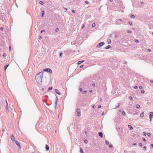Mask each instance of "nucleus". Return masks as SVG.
I'll return each instance as SVG.
<instances>
[{
  "mask_svg": "<svg viewBox=\"0 0 153 153\" xmlns=\"http://www.w3.org/2000/svg\"><path fill=\"white\" fill-rule=\"evenodd\" d=\"M43 73V71H41L38 74L35 76V79L37 82L40 85L42 84V79Z\"/></svg>",
  "mask_w": 153,
  "mask_h": 153,
  "instance_id": "1",
  "label": "nucleus"
},
{
  "mask_svg": "<svg viewBox=\"0 0 153 153\" xmlns=\"http://www.w3.org/2000/svg\"><path fill=\"white\" fill-rule=\"evenodd\" d=\"M105 44L104 42H102L100 43L98 45H97V48H100L103 45Z\"/></svg>",
  "mask_w": 153,
  "mask_h": 153,
  "instance_id": "2",
  "label": "nucleus"
},
{
  "mask_svg": "<svg viewBox=\"0 0 153 153\" xmlns=\"http://www.w3.org/2000/svg\"><path fill=\"white\" fill-rule=\"evenodd\" d=\"M43 71H45L51 73L52 72V70L51 69L48 68L44 69Z\"/></svg>",
  "mask_w": 153,
  "mask_h": 153,
  "instance_id": "3",
  "label": "nucleus"
},
{
  "mask_svg": "<svg viewBox=\"0 0 153 153\" xmlns=\"http://www.w3.org/2000/svg\"><path fill=\"white\" fill-rule=\"evenodd\" d=\"M76 111L77 113V115L78 116H80L81 115L80 109L79 108H78L76 109Z\"/></svg>",
  "mask_w": 153,
  "mask_h": 153,
  "instance_id": "4",
  "label": "nucleus"
},
{
  "mask_svg": "<svg viewBox=\"0 0 153 153\" xmlns=\"http://www.w3.org/2000/svg\"><path fill=\"white\" fill-rule=\"evenodd\" d=\"M153 116V112H150L149 117L150 120V121H152V118Z\"/></svg>",
  "mask_w": 153,
  "mask_h": 153,
  "instance_id": "5",
  "label": "nucleus"
},
{
  "mask_svg": "<svg viewBox=\"0 0 153 153\" xmlns=\"http://www.w3.org/2000/svg\"><path fill=\"white\" fill-rule=\"evenodd\" d=\"M7 105L6 106V113L7 114H8V112H9V111L8 110L9 107H8V103H7Z\"/></svg>",
  "mask_w": 153,
  "mask_h": 153,
  "instance_id": "6",
  "label": "nucleus"
},
{
  "mask_svg": "<svg viewBox=\"0 0 153 153\" xmlns=\"http://www.w3.org/2000/svg\"><path fill=\"white\" fill-rule=\"evenodd\" d=\"M15 142H16V144L18 146H19V149H20V148H21V146H20V144H19V142L18 141H15Z\"/></svg>",
  "mask_w": 153,
  "mask_h": 153,
  "instance_id": "7",
  "label": "nucleus"
},
{
  "mask_svg": "<svg viewBox=\"0 0 153 153\" xmlns=\"http://www.w3.org/2000/svg\"><path fill=\"white\" fill-rule=\"evenodd\" d=\"M99 135L101 138L103 137V134L102 132H99L98 133Z\"/></svg>",
  "mask_w": 153,
  "mask_h": 153,
  "instance_id": "8",
  "label": "nucleus"
},
{
  "mask_svg": "<svg viewBox=\"0 0 153 153\" xmlns=\"http://www.w3.org/2000/svg\"><path fill=\"white\" fill-rule=\"evenodd\" d=\"M55 92L56 93L58 94L59 95H61V93L58 89H56L55 90Z\"/></svg>",
  "mask_w": 153,
  "mask_h": 153,
  "instance_id": "9",
  "label": "nucleus"
},
{
  "mask_svg": "<svg viewBox=\"0 0 153 153\" xmlns=\"http://www.w3.org/2000/svg\"><path fill=\"white\" fill-rule=\"evenodd\" d=\"M11 139L13 141H15V137L13 135H11Z\"/></svg>",
  "mask_w": 153,
  "mask_h": 153,
  "instance_id": "10",
  "label": "nucleus"
},
{
  "mask_svg": "<svg viewBox=\"0 0 153 153\" xmlns=\"http://www.w3.org/2000/svg\"><path fill=\"white\" fill-rule=\"evenodd\" d=\"M45 148L46 151H48L49 150V147L48 146L47 144H46L45 145Z\"/></svg>",
  "mask_w": 153,
  "mask_h": 153,
  "instance_id": "11",
  "label": "nucleus"
},
{
  "mask_svg": "<svg viewBox=\"0 0 153 153\" xmlns=\"http://www.w3.org/2000/svg\"><path fill=\"white\" fill-rule=\"evenodd\" d=\"M84 61V60L79 61L78 62V64L79 65L80 64Z\"/></svg>",
  "mask_w": 153,
  "mask_h": 153,
  "instance_id": "12",
  "label": "nucleus"
},
{
  "mask_svg": "<svg viewBox=\"0 0 153 153\" xmlns=\"http://www.w3.org/2000/svg\"><path fill=\"white\" fill-rule=\"evenodd\" d=\"M107 42L108 44H111V41L110 39H108L107 40Z\"/></svg>",
  "mask_w": 153,
  "mask_h": 153,
  "instance_id": "13",
  "label": "nucleus"
},
{
  "mask_svg": "<svg viewBox=\"0 0 153 153\" xmlns=\"http://www.w3.org/2000/svg\"><path fill=\"white\" fill-rule=\"evenodd\" d=\"M144 112H143L142 113H141L140 114V117L141 118L143 117L144 116Z\"/></svg>",
  "mask_w": 153,
  "mask_h": 153,
  "instance_id": "14",
  "label": "nucleus"
},
{
  "mask_svg": "<svg viewBox=\"0 0 153 153\" xmlns=\"http://www.w3.org/2000/svg\"><path fill=\"white\" fill-rule=\"evenodd\" d=\"M128 128L132 130L133 129V127H132V126L130 125H128Z\"/></svg>",
  "mask_w": 153,
  "mask_h": 153,
  "instance_id": "15",
  "label": "nucleus"
},
{
  "mask_svg": "<svg viewBox=\"0 0 153 153\" xmlns=\"http://www.w3.org/2000/svg\"><path fill=\"white\" fill-rule=\"evenodd\" d=\"M9 65H6L5 66H4V70L5 71L7 68L8 67V66H9Z\"/></svg>",
  "mask_w": 153,
  "mask_h": 153,
  "instance_id": "16",
  "label": "nucleus"
},
{
  "mask_svg": "<svg viewBox=\"0 0 153 153\" xmlns=\"http://www.w3.org/2000/svg\"><path fill=\"white\" fill-rule=\"evenodd\" d=\"M111 47V46L110 45H108L105 48V49H108L110 48Z\"/></svg>",
  "mask_w": 153,
  "mask_h": 153,
  "instance_id": "17",
  "label": "nucleus"
},
{
  "mask_svg": "<svg viewBox=\"0 0 153 153\" xmlns=\"http://www.w3.org/2000/svg\"><path fill=\"white\" fill-rule=\"evenodd\" d=\"M80 152L81 153H84L83 149H82L81 148H80Z\"/></svg>",
  "mask_w": 153,
  "mask_h": 153,
  "instance_id": "18",
  "label": "nucleus"
},
{
  "mask_svg": "<svg viewBox=\"0 0 153 153\" xmlns=\"http://www.w3.org/2000/svg\"><path fill=\"white\" fill-rule=\"evenodd\" d=\"M42 17H43V16L44 14V13H45V11L44 10H42Z\"/></svg>",
  "mask_w": 153,
  "mask_h": 153,
  "instance_id": "19",
  "label": "nucleus"
},
{
  "mask_svg": "<svg viewBox=\"0 0 153 153\" xmlns=\"http://www.w3.org/2000/svg\"><path fill=\"white\" fill-rule=\"evenodd\" d=\"M56 101L55 102V107H56V105H57V100H58V98H57V97H56Z\"/></svg>",
  "mask_w": 153,
  "mask_h": 153,
  "instance_id": "20",
  "label": "nucleus"
},
{
  "mask_svg": "<svg viewBox=\"0 0 153 153\" xmlns=\"http://www.w3.org/2000/svg\"><path fill=\"white\" fill-rule=\"evenodd\" d=\"M39 3L41 5H43L44 4L43 2L41 1H39Z\"/></svg>",
  "mask_w": 153,
  "mask_h": 153,
  "instance_id": "21",
  "label": "nucleus"
},
{
  "mask_svg": "<svg viewBox=\"0 0 153 153\" xmlns=\"http://www.w3.org/2000/svg\"><path fill=\"white\" fill-rule=\"evenodd\" d=\"M96 25L95 23H93L92 24V27H94Z\"/></svg>",
  "mask_w": 153,
  "mask_h": 153,
  "instance_id": "22",
  "label": "nucleus"
},
{
  "mask_svg": "<svg viewBox=\"0 0 153 153\" xmlns=\"http://www.w3.org/2000/svg\"><path fill=\"white\" fill-rule=\"evenodd\" d=\"M120 106V104L119 103H118V105L117 106H116L115 108L116 109V108H119V107Z\"/></svg>",
  "mask_w": 153,
  "mask_h": 153,
  "instance_id": "23",
  "label": "nucleus"
},
{
  "mask_svg": "<svg viewBox=\"0 0 153 153\" xmlns=\"http://www.w3.org/2000/svg\"><path fill=\"white\" fill-rule=\"evenodd\" d=\"M131 18H133V19L135 17V16L134 15H131Z\"/></svg>",
  "mask_w": 153,
  "mask_h": 153,
  "instance_id": "24",
  "label": "nucleus"
},
{
  "mask_svg": "<svg viewBox=\"0 0 153 153\" xmlns=\"http://www.w3.org/2000/svg\"><path fill=\"white\" fill-rule=\"evenodd\" d=\"M53 87H50L48 88V90H51L52 89Z\"/></svg>",
  "mask_w": 153,
  "mask_h": 153,
  "instance_id": "25",
  "label": "nucleus"
},
{
  "mask_svg": "<svg viewBox=\"0 0 153 153\" xmlns=\"http://www.w3.org/2000/svg\"><path fill=\"white\" fill-rule=\"evenodd\" d=\"M140 105H136V107L137 108H140Z\"/></svg>",
  "mask_w": 153,
  "mask_h": 153,
  "instance_id": "26",
  "label": "nucleus"
},
{
  "mask_svg": "<svg viewBox=\"0 0 153 153\" xmlns=\"http://www.w3.org/2000/svg\"><path fill=\"white\" fill-rule=\"evenodd\" d=\"M129 99L130 100H133V97H129Z\"/></svg>",
  "mask_w": 153,
  "mask_h": 153,
  "instance_id": "27",
  "label": "nucleus"
},
{
  "mask_svg": "<svg viewBox=\"0 0 153 153\" xmlns=\"http://www.w3.org/2000/svg\"><path fill=\"white\" fill-rule=\"evenodd\" d=\"M147 135L149 136V137H150L151 136V134L150 133H147Z\"/></svg>",
  "mask_w": 153,
  "mask_h": 153,
  "instance_id": "28",
  "label": "nucleus"
},
{
  "mask_svg": "<svg viewBox=\"0 0 153 153\" xmlns=\"http://www.w3.org/2000/svg\"><path fill=\"white\" fill-rule=\"evenodd\" d=\"M127 32L129 33H132V31L131 30H128Z\"/></svg>",
  "mask_w": 153,
  "mask_h": 153,
  "instance_id": "29",
  "label": "nucleus"
},
{
  "mask_svg": "<svg viewBox=\"0 0 153 153\" xmlns=\"http://www.w3.org/2000/svg\"><path fill=\"white\" fill-rule=\"evenodd\" d=\"M105 143L107 145H109V142L107 140L105 141Z\"/></svg>",
  "mask_w": 153,
  "mask_h": 153,
  "instance_id": "30",
  "label": "nucleus"
},
{
  "mask_svg": "<svg viewBox=\"0 0 153 153\" xmlns=\"http://www.w3.org/2000/svg\"><path fill=\"white\" fill-rule=\"evenodd\" d=\"M122 114L123 115H124L126 114V113L125 112V111H123L122 112Z\"/></svg>",
  "mask_w": 153,
  "mask_h": 153,
  "instance_id": "31",
  "label": "nucleus"
},
{
  "mask_svg": "<svg viewBox=\"0 0 153 153\" xmlns=\"http://www.w3.org/2000/svg\"><path fill=\"white\" fill-rule=\"evenodd\" d=\"M145 93V91L144 90H142L141 91V93L143 94Z\"/></svg>",
  "mask_w": 153,
  "mask_h": 153,
  "instance_id": "32",
  "label": "nucleus"
},
{
  "mask_svg": "<svg viewBox=\"0 0 153 153\" xmlns=\"http://www.w3.org/2000/svg\"><path fill=\"white\" fill-rule=\"evenodd\" d=\"M109 147L111 148H113V146L111 144L109 146Z\"/></svg>",
  "mask_w": 153,
  "mask_h": 153,
  "instance_id": "33",
  "label": "nucleus"
},
{
  "mask_svg": "<svg viewBox=\"0 0 153 153\" xmlns=\"http://www.w3.org/2000/svg\"><path fill=\"white\" fill-rule=\"evenodd\" d=\"M142 139L144 141V142L146 141V140L145 138L143 137Z\"/></svg>",
  "mask_w": 153,
  "mask_h": 153,
  "instance_id": "34",
  "label": "nucleus"
},
{
  "mask_svg": "<svg viewBox=\"0 0 153 153\" xmlns=\"http://www.w3.org/2000/svg\"><path fill=\"white\" fill-rule=\"evenodd\" d=\"M124 64H127V62L125 61H124L123 62Z\"/></svg>",
  "mask_w": 153,
  "mask_h": 153,
  "instance_id": "35",
  "label": "nucleus"
},
{
  "mask_svg": "<svg viewBox=\"0 0 153 153\" xmlns=\"http://www.w3.org/2000/svg\"><path fill=\"white\" fill-rule=\"evenodd\" d=\"M135 41L136 43H138L139 42L138 40L137 39H135Z\"/></svg>",
  "mask_w": 153,
  "mask_h": 153,
  "instance_id": "36",
  "label": "nucleus"
},
{
  "mask_svg": "<svg viewBox=\"0 0 153 153\" xmlns=\"http://www.w3.org/2000/svg\"><path fill=\"white\" fill-rule=\"evenodd\" d=\"M128 23H129V24L130 25H132V22H128Z\"/></svg>",
  "mask_w": 153,
  "mask_h": 153,
  "instance_id": "37",
  "label": "nucleus"
},
{
  "mask_svg": "<svg viewBox=\"0 0 153 153\" xmlns=\"http://www.w3.org/2000/svg\"><path fill=\"white\" fill-rule=\"evenodd\" d=\"M134 88L135 89H137L138 88V87L137 86H134Z\"/></svg>",
  "mask_w": 153,
  "mask_h": 153,
  "instance_id": "38",
  "label": "nucleus"
},
{
  "mask_svg": "<svg viewBox=\"0 0 153 153\" xmlns=\"http://www.w3.org/2000/svg\"><path fill=\"white\" fill-rule=\"evenodd\" d=\"M143 134L144 135L146 136V133L145 132H143Z\"/></svg>",
  "mask_w": 153,
  "mask_h": 153,
  "instance_id": "39",
  "label": "nucleus"
},
{
  "mask_svg": "<svg viewBox=\"0 0 153 153\" xmlns=\"http://www.w3.org/2000/svg\"><path fill=\"white\" fill-rule=\"evenodd\" d=\"M59 30V29L58 28H56V32H58Z\"/></svg>",
  "mask_w": 153,
  "mask_h": 153,
  "instance_id": "40",
  "label": "nucleus"
},
{
  "mask_svg": "<svg viewBox=\"0 0 153 153\" xmlns=\"http://www.w3.org/2000/svg\"><path fill=\"white\" fill-rule=\"evenodd\" d=\"M63 54V53L62 52L61 53H60L59 55L60 56H61Z\"/></svg>",
  "mask_w": 153,
  "mask_h": 153,
  "instance_id": "41",
  "label": "nucleus"
},
{
  "mask_svg": "<svg viewBox=\"0 0 153 153\" xmlns=\"http://www.w3.org/2000/svg\"><path fill=\"white\" fill-rule=\"evenodd\" d=\"M79 90L81 92H82V89L81 88H79Z\"/></svg>",
  "mask_w": 153,
  "mask_h": 153,
  "instance_id": "42",
  "label": "nucleus"
},
{
  "mask_svg": "<svg viewBox=\"0 0 153 153\" xmlns=\"http://www.w3.org/2000/svg\"><path fill=\"white\" fill-rule=\"evenodd\" d=\"M84 142L85 143H87V142H88V140H84Z\"/></svg>",
  "mask_w": 153,
  "mask_h": 153,
  "instance_id": "43",
  "label": "nucleus"
},
{
  "mask_svg": "<svg viewBox=\"0 0 153 153\" xmlns=\"http://www.w3.org/2000/svg\"><path fill=\"white\" fill-rule=\"evenodd\" d=\"M4 28H3L2 27H1V28H0V30H1V31H2L3 30Z\"/></svg>",
  "mask_w": 153,
  "mask_h": 153,
  "instance_id": "44",
  "label": "nucleus"
},
{
  "mask_svg": "<svg viewBox=\"0 0 153 153\" xmlns=\"http://www.w3.org/2000/svg\"><path fill=\"white\" fill-rule=\"evenodd\" d=\"M139 145H140V146H143V145H142V143H139Z\"/></svg>",
  "mask_w": 153,
  "mask_h": 153,
  "instance_id": "45",
  "label": "nucleus"
},
{
  "mask_svg": "<svg viewBox=\"0 0 153 153\" xmlns=\"http://www.w3.org/2000/svg\"><path fill=\"white\" fill-rule=\"evenodd\" d=\"M11 47L10 46L9 47V51H11Z\"/></svg>",
  "mask_w": 153,
  "mask_h": 153,
  "instance_id": "46",
  "label": "nucleus"
},
{
  "mask_svg": "<svg viewBox=\"0 0 153 153\" xmlns=\"http://www.w3.org/2000/svg\"><path fill=\"white\" fill-rule=\"evenodd\" d=\"M39 38L40 39H42V37L41 36H39Z\"/></svg>",
  "mask_w": 153,
  "mask_h": 153,
  "instance_id": "47",
  "label": "nucleus"
},
{
  "mask_svg": "<svg viewBox=\"0 0 153 153\" xmlns=\"http://www.w3.org/2000/svg\"><path fill=\"white\" fill-rule=\"evenodd\" d=\"M72 12L73 13H75V11L74 10H72Z\"/></svg>",
  "mask_w": 153,
  "mask_h": 153,
  "instance_id": "48",
  "label": "nucleus"
},
{
  "mask_svg": "<svg viewBox=\"0 0 153 153\" xmlns=\"http://www.w3.org/2000/svg\"><path fill=\"white\" fill-rule=\"evenodd\" d=\"M85 3L87 4H88L89 3V2L88 1H85Z\"/></svg>",
  "mask_w": 153,
  "mask_h": 153,
  "instance_id": "49",
  "label": "nucleus"
},
{
  "mask_svg": "<svg viewBox=\"0 0 153 153\" xmlns=\"http://www.w3.org/2000/svg\"><path fill=\"white\" fill-rule=\"evenodd\" d=\"M146 146H145L143 148V150H146Z\"/></svg>",
  "mask_w": 153,
  "mask_h": 153,
  "instance_id": "50",
  "label": "nucleus"
},
{
  "mask_svg": "<svg viewBox=\"0 0 153 153\" xmlns=\"http://www.w3.org/2000/svg\"><path fill=\"white\" fill-rule=\"evenodd\" d=\"M87 91H84V92H83V94H85L87 93Z\"/></svg>",
  "mask_w": 153,
  "mask_h": 153,
  "instance_id": "51",
  "label": "nucleus"
},
{
  "mask_svg": "<svg viewBox=\"0 0 153 153\" xmlns=\"http://www.w3.org/2000/svg\"><path fill=\"white\" fill-rule=\"evenodd\" d=\"M150 82L151 83H153V80L151 79L150 80Z\"/></svg>",
  "mask_w": 153,
  "mask_h": 153,
  "instance_id": "52",
  "label": "nucleus"
},
{
  "mask_svg": "<svg viewBox=\"0 0 153 153\" xmlns=\"http://www.w3.org/2000/svg\"><path fill=\"white\" fill-rule=\"evenodd\" d=\"M85 27V25H82V29H83Z\"/></svg>",
  "mask_w": 153,
  "mask_h": 153,
  "instance_id": "53",
  "label": "nucleus"
},
{
  "mask_svg": "<svg viewBox=\"0 0 153 153\" xmlns=\"http://www.w3.org/2000/svg\"><path fill=\"white\" fill-rule=\"evenodd\" d=\"M83 65H81L80 66V68H82L83 67Z\"/></svg>",
  "mask_w": 153,
  "mask_h": 153,
  "instance_id": "54",
  "label": "nucleus"
},
{
  "mask_svg": "<svg viewBox=\"0 0 153 153\" xmlns=\"http://www.w3.org/2000/svg\"><path fill=\"white\" fill-rule=\"evenodd\" d=\"M142 88H143V87H142V86H140L139 87V88L140 89H142Z\"/></svg>",
  "mask_w": 153,
  "mask_h": 153,
  "instance_id": "55",
  "label": "nucleus"
},
{
  "mask_svg": "<svg viewBox=\"0 0 153 153\" xmlns=\"http://www.w3.org/2000/svg\"><path fill=\"white\" fill-rule=\"evenodd\" d=\"M3 56L4 57L6 55H5V53H4L3 55Z\"/></svg>",
  "mask_w": 153,
  "mask_h": 153,
  "instance_id": "56",
  "label": "nucleus"
},
{
  "mask_svg": "<svg viewBox=\"0 0 153 153\" xmlns=\"http://www.w3.org/2000/svg\"><path fill=\"white\" fill-rule=\"evenodd\" d=\"M101 107V105H99L98 106V108H100Z\"/></svg>",
  "mask_w": 153,
  "mask_h": 153,
  "instance_id": "57",
  "label": "nucleus"
},
{
  "mask_svg": "<svg viewBox=\"0 0 153 153\" xmlns=\"http://www.w3.org/2000/svg\"><path fill=\"white\" fill-rule=\"evenodd\" d=\"M45 30H41V33H42L43 32H45Z\"/></svg>",
  "mask_w": 153,
  "mask_h": 153,
  "instance_id": "58",
  "label": "nucleus"
},
{
  "mask_svg": "<svg viewBox=\"0 0 153 153\" xmlns=\"http://www.w3.org/2000/svg\"><path fill=\"white\" fill-rule=\"evenodd\" d=\"M117 37H118V36H117V35H115V37L116 38H117Z\"/></svg>",
  "mask_w": 153,
  "mask_h": 153,
  "instance_id": "59",
  "label": "nucleus"
},
{
  "mask_svg": "<svg viewBox=\"0 0 153 153\" xmlns=\"http://www.w3.org/2000/svg\"><path fill=\"white\" fill-rule=\"evenodd\" d=\"M95 84H92V86H94H94H95Z\"/></svg>",
  "mask_w": 153,
  "mask_h": 153,
  "instance_id": "60",
  "label": "nucleus"
},
{
  "mask_svg": "<svg viewBox=\"0 0 153 153\" xmlns=\"http://www.w3.org/2000/svg\"><path fill=\"white\" fill-rule=\"evenodd\" d=\"M112 36V35L111 34H110L109 35V36H110V37H111V36Z\"/></svg>",
  "mask_w": 153,
  "mask_h": 153,
  "instance_id": "61",
  "label": "nucleus"
},
{
  "mask_svg": "<svg viewBox=\"0 0 153 153\" xmlns=\"http://www.w3.org/2000/svg\"><path fill=\"white\" fill-rule=\"evenodd\" d=\"M148 51H151V50L150 49H149L148 50Z\"/></svg>",
  "mask_w": 153,
  "mask_h": 153,
  "instance_id": "62",
  "label": "nucleus"
},
{
  "mask_svg": "<svg viewBox=\"0 0 153 153\" xmlns=\"http://www.w3.org/2000/svg\"><path fill=\"white\" fill-rule=\"evenodd\" d=\"M64 9H65V11H66L67 10V8H64Z\"/></svg>",
  "mask_w": 153,
  "mask_h": 153,
  "instance_id": "63",
  "label": "nucleus"
},
{
  "mask_svg": "<svg viewBox=\"0 0 153 153\" xmlns=\"http://www.w3.org/2000/svg\"><path fill=\"white\" fill-rule=\"evenodd\" d=\"M151 145L153 147V144H151Z\"/></svg>",
  "mask_w": 153,
  "mask_h": 153,
  "instance_id": "64",
  "label": "nucleus"
}]
</instances>
